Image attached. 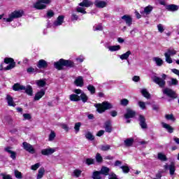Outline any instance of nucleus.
I'll return each mask as SVG.
<instances>
[{
    "label": "nucleus",
    "instance_id": "obj_6",
    "mask_svg": "<svg viewBox=\"0 0 179 179\" xmlns=\"http://www.w3.org/2000/svg\"><path fill=\"white\" fill-rule=\"evenodd\" d=\"M162 93L171 99H177V94H176V92L169 87L163 89Z\"/></svg>",
    "mask_w": 179,
    "mask_h": 179
},
{
    "label": "nucleus",
    "instance_id": "obj_15",
    "mask_svg": "<svg viewBox=\"0 0 179 179\" xmlns=\"http://www.w3.org/2000/svg\"><path fill=\"white\" fill-rule=\"evenodd\" d=\"M48 66V63L44 59H41L38 62L37 67L39 68V69H45Z\"/></svg>",
    "mask_w": 179,
    "mask_h": 179
},
{
    "label": "nucleus",
    "instance_id": "obj_10",
    "mask_svg": "<svg viewBox=\"0 0 179 179\" xmlns=\"http://www.w3.org/2000/svg\"><path fill=\"white\" fill-rule=\"evenodd\" d=\"M122 20H124L127 26L130 27L132 24V17L129 15H124L121 17Z\"/></svg>",
    "mask_w": 179,
    "mask_h": 179
},
{
    "label": "nucleus",
    "instance_id": "obj_37",
    "mask_svg": "<svg viewBox=\"0 0 179 179\" xmlns=\"http://www.w3.org/2000/svg\"><path fill=\"white\" fill-rule=\"evenodd\" d=\"M153 61L156 63L157 66H162L163 65V59L160 57H154Z\"/></svg>",
    "mask_w": 179,
    "mask_h": 179
},
{
    "label": "nucleus",
    "instance_id": "obj_23",
    "mask_svg": "<svg viewBox=\"0 0 179 179\" xmlns=\"http://www.w3.org/2000/svg\"><path fill=\"white\" fill-rule=\"evenodd\" d=\"M54 66L58 71H61L62 69V66H64V59H60L59 61L54 63Z\"/></svg>",
    "mask_w": 179,
    "mask_h": 179
},
{
    "label": "nucleus",
    "instance_id": "obj_29",
    "mask_svg": "<svg viewBox=\"0 0 179 179\" xmlns=\"http://www.w3.org/2000/svg\"><path fill=\"white\" fill-rule=\"evenodd\" d=\"M99 173L103 174V176H108V173H110V169L108 167L102 166L101 171H99Z\"/></svg>",
    "mask_w": 179,
    "mask_h": 179
},
{
    "label": "nucleus",
    "instance_id": "obj_43",
    "mask_svg": "<svg viewBox=\"0 0 179 179\" xmlns=\"http://www.w3.org/2000/svg\"><path fill=\"white\" fill-rule=\"evenodd\" d=\"M95 159L96 160L97 163H102L103 162V157H101V155L100 153H96L95 156Z\"/></svg>",
    "mask_w": 179,
    "mask_h": 179
},
{
    "label": "nucleus",
    "instance_id": "obj_56",
    "mask_svg": "<svg viewBox=\"0 0 179 179\" xmlns=\"http://www.w3.org/2000/svg\"><path fill=\"white\" fill-rule=\"evenodd\" d=\"M165 118L171 121H176V117H174V115L173 114L166 115Z\"/></svg>",
    "mask_w": 179,
    "mask_h": 179
},
{
    "label": "nucleus",
    "instance_id": "obj_42",
    "mask_svg": "<svg viewBox=\"0 0 179 179\" xmlns=\"http://www.w3.org/2000/svg\"><path fill=\"white\" fill-rule=\"evenodd\" d=\"M111 146L110 145H102L100 147L101 150L103 152H107V150H110Z\"/></svg>",
    "mask_w": 179,
    "mask_h": 179
},
{
    "label": "nucleus",
    "instance_id": "obj_64",
    "mask_svg": "<svg viewBox=\"0 0 179 179\" xmlns=\"http://www.w3.org/2000/svg\"><path fill=\"white\" fill-rule=\"evenodd\" d=\"M3 179H12V176L10 175H6L5 173H1Z\"/></svg>",
    "mask_w": 179,
    "mask_h": 179
},
{
    "label": "nucleus",
    "instance_id": "obj_49",
    "mask_svg": "<svg viewBox=\"0 0 179 179\" xmlns=\"http://www.w3.org/2000/svg\"><path fill=\"white\" fill-rule=\"evenodd\" d=\"M55 136H56L55 131H51L50 134H49V138H48L49 141L50 142H52V141L55 139Z\"/></svg>",
    "mask_w": 179,
    "mask_h": 179
},
{
    "label": "nucleus",
    "instance_id": "obj_3",
    "mask_svg": "<svg viewBox=\"0 0 179 179\" xmlns=\"http://www.w3.org/2000/svg\"><path fill=\"white\" fill-rule=\"evenodd\" d=\"M22 16H23L22 10H15L14 12L8 15V18H3V20H4L5 22H13L14 19L22 17Z\"/></svg>",
    "mask_w": 179,
    "mask_h": 179
},
{
    "label": "nucleus",
    "instance_id": "obj_39",
    "mask_svg": "<svg viewBox=\"0 0 179 179\" xmlns=\"http://www.w3.org/2000/svg\"><path fill=\"white\" fill-rule=\"evenodd\" d=\"M85 138L86 139H88V141H94V136L92 134L90 131L85 134Z\"/></svg>",
    "mask_w": 179,
    "mask_h": 179
},
{
    "label": "nucleus",
    "instance_id": "obj_19",
    "mask_svg": "<svg viewBox=\"0 0 179 179\" xmlns=\"http://www.w3.org/2000/svg\"><path fill=\"white\" fill-rule=\"evenodd\" d=\"M26 90V87L24 85H22L20 83H15L13 85V90L15 92H19L20 90Z\"/></svg>",
    "mask_w": 179,
    "mask_h": 179
},
{
    "label": "nucleus",
    "instance_id": "obj_53",
    "mask_svg": "<svg viewBox=\"0 0 179 179\" xmlns=\"http://www.w3.org/2000/svg\"><path fill=\"white\" fill-rule=\"evenodd\" d=\"M85 163H86V164H87V166L94 164V159L88 158L85 160Z\"/></svg>",
    "mask_w": 179,
    "mask_h": 179
},
{
    "label": "nucleus",
    "instance_id": "obj_9",
    "mask_svg": "<svg viewBox=\"0 0 179 179\" xmlns=\"http://www.w3.org/2000/svg\"><path fill=\"white\" fill-rule=\"evenodd\" d=\"M138 120H139V125L142 128V129H147L148 124H146V119L144 117V116L142 115H140Z\"/></svg>",
    "mask_w": 179,
    "mask_h": 179
},
{
    "label": "nucleus",
    "instance_id": "obj_63",
    "mask_svg": "<svg viewBox=\"0 0 179 179\" xmlns=\"http://www.w3.org/2000/svg\"><path fill=\"white\" fill-rule=\"evenodd\" d=\"M79 19V16L75 13L71 15V20H78Z\"/></svg>",
    "mask_w": 179,
    "mask_h": 179
},
{
    "label": "nucleus",
    "instance_id": "obj_21",
    "mask_svg": "<svg viewBox=\"0 0 179 179\" xmlns=\"http://www.w3.org/2000/svg\"><path fill=\"white\" fill-rule=\"evenodd\" d=\"M166 9L169 12H177V10L179 9V7L176 4H169L166 6Z\"/></svg>",
    "mask_w": 179,
    "mask_h": 179
},
{
    "label": "nucleus",
    "instance_id": "obj_28",
    "mask_svg": "<svg viewBox=\"0 0 179 179\" xmlns=\"http://www.w3.org/2000/svg\"><path fill=\"white\" fill-rule=\"evenodd\" d=\"M64 66H67L69 68H73L75 66V63L71 60L63 59Z\"/></svg>",
    "mask_w": 179,
    "mask_h": 179
},
{
    "label": "nucleus",
    "instance_id": "obj_17",
    "mask_svg": "<svg viewBox=\"0 0 179 179\" xmlns=\"http://www.w3.org/2000/svg\"><path fill=\"white\" fill-rule=\"evenodd\" d=\"M161 124L162 126V128L166 129V131L169 132V134H173V132H174V128L170 126V124L165 123L164 122H161Z\"/></svg>",
    "mask_w": 179,
    "mask_h": 179
},
{
    "label": "nucleus",
    "instance_id": "obj_30",
    "mask_svg": "<svg viewBox=\"0 0 179 179\" xmlns=\"http://www.w3.org/2000/svg\"><path fill=\"white\" fill-rule=\"evenodd\" d=\"M24 90L25 91V93L28 94V96H33V87H31V85H27V87H25V90Z\"/></svg>",
    "mask_w": 179,
    "mask_h": 179
},
{
    "label": "nucleus",
    "instance_id": "obj_41",
    "mask_svg": "<svg viewBox=\"0 0 179 179\" xmlns=\"http://www.w3.org/2000/svg\"><path fill=\"white\" fill-rule=\"evenodd\" d=\"M87 90L90 92L91 94H94V93H96V88L92 85H89L87 86Z\"/></svg>",
    "mask_w": 179,
    "mask_h": 179
},
{
    "label": "nucleus",
    "instance_id": "obj_44",
    "mask_svg": "<svg viewBox=\"0 0 179 179\" xmlns=\"http://www.w3.org/2000/svg\"><path fill=\"white\" fill-rule=\"evenodd\" d=\"M165 54H168L169 57H173V55H176V54H177V51L174 49H169L167 52H165Z\"/></svg>",
    "mask_w": 179,
    "mask_h": 179
},
{
    "label": "nucleus",
    "instance_id": "obj_5",
    "mask_svg": "<svg viewBox=\"0 0 179 179\" xmlns=\"http://www.w3.org/2000/svg\"><path fill=\"white\" fill-rule=\"evenodd\" d=\"M5 64H9L6 68H4V71H9L10 69H13L15 66H16V62H14L13 58H5L4 59Z\"/></svg>",
    "mask_w": 179,
    "mask_h": 179
},
{
    "label": "nucleus",
    "instance_id": "obj_8",
    "mask_svg": "<svg viewBox=\"0 0 179 179\" xmlns=\"http://www.w3.org/2000/svg\"><path fill=\"white\" fill-rule=\"evenodd\" d=\"M164 170H169L171 176H173L174 173H176V164L174 162H171L170 165L166 164L164 166Z\"/></svg>",
    "mask_w": 179,
    "mask_h": 179
},
{
    "label": "nucleus",
    "instance_id": "obj_57",
    "mask_svg": "<svg viewBox=\"0 0 179 179\" xmlns=\"http://www.w3.org/2000/svg\"><path fill=\"white\" fill-rule=\"evenodd\" d=\"M15 176L16 177V178H18V179L22 178V173L19 172V171L17 170L15 171Z\"/></svg>",
    "mask_w": 179,
    "mask_h": 179
},
{
    "label": "nucleus",
    "instance_id": "obj_24",
    "mask_svg": "<svg viewBox=\"0 0 179 179\" xmlns=\"http://www.w3.org/2000/svg\"><path fill=\"white\" fill-rule=\"evenodd\" d=\"M76 86L83 87V77L78 76L74 81Z\"/></svg>",
    "mask_w": 179,
    "mask_h": 179
},
{
    "label": "nucleus",
    "instance_id": "obj_47",
    "mask_svg": "<svg viewBox=\"0 0 179 179\" xmlns=\"http://www.w3.org/2000/svg\"><path fill=\"white\" fill-rule=\"evenodd\" d=\"M82 125V123L80 122H76L74 126V129L76 131V134H78L79 131H80V127Z\"/></svg>",
    "mask_w": 179,
    "mask_h": 179
},
{
    "label": "nucleus",
    "instance_id": "obj_36",
    "mask_svg": "<svg viewBox=\"0 0 179 179\" xmlns=\"http://www.w3.org/2000/svg\"><path fill=\"white\" fill-rule=\"evenodd\" d=\"M44 173H45V169H44V168L43 167L40 168L38 171L37 179L43 178V176H44Z\"/></svg>",
    "mask_w": 179,
    "mask_h": 179
},
{
    "label": "nucleus",
    "instance_id": "obj_25",
    "mask_svg": "<svg viewBox=\"0 0 179 179\" xmlns=\"http://www.w3.org/2000/svg\"><path fill=\"white\" fill-rule=\"evenodd\" d=\"M140 92L141 94L143 96V97L147 99V100H149V99H150L151 97L150 93H149V92L146 88L141 89Z\"/></svg>",
    "mask_w": 179,
    "mask_h": 179
},
{
    "label": "nucleus",
    "instance_id": "obj_4",
    "mask_svg": "<svg viewBox=\"0 0 179 179\" xmlns=\"http://www.w3.org/2000/svg\"><path fill=\"white\" fill-rule=\"evenodd\" d=\"M51 3V0H38L37 2L34 5V8L36 9H45L47 5Z\"/></svg>",
    "mask_w": 179,
    "mask_h": 179
},
{
    "label": "nucleus",
    "instance_id": "obj_2",
    "mask_svg": "<svg viewBox=\"0 0 179 179\" xmlns=\"http://www.w3.org/2000/svg\"><path fill=\"white\" fill-rule=\"evenodd\" d=\"M95 107L96 108V111H98L99 114H102V113H104L106 110H110V108H113V104L108 101H103L102 103L96 104Z\"/></svg>",
    "mask_w": 179,
    "mask_h": 179
},
{
    "label": "nucleus",
    "instance_id": "obj_40",
    "mask_svg": "<svg viewBox=\"0 0 179 179\" xmlns=\"http://www.w3.org/2000/svg\"><path fill=\"white\" fill-rule=\"evenodd\" d=\"M36 85L39 87H44V86H45L46 85V83H45V80H38L36 81Z\"/></svg>",
    "mask_w": 179,
    "mask_h": 179
},
{
    "label": "nucleus",
    "instance_id": "obj_51",
    "mask_svg": "<svg viewBox=\"0 0 179 179\" xmlns=\"http://www.w3.org/2000/svg\"><path fill=\"white\" fill-rule=\"evenodd\" d=\"M121 106H124V107L129 104V101L127 99H122L120 101Z\"/></svg>",
    "mask_w": 179,
    "mask_h": 179
},
{
    "label": "nucleus",
    "instance_id": "obj_32",
    "mask_svg": "<svg viewBox=\"0 0 179 179\" xmlns=\"http://www.w3.org/2000/svg\"><path fill=\"white\" fill-rule=\"evenodd\" d=\"M131 51L129 50L126 53L119 55V57L120 58V59L124 61V59H128V58H129V56L131 55Z\"/></svg>",
    "mask_w": 179,
    "mask_h": 179
},
{
    "label": "nucleus",
    "instance_id": "obj_62",
    "mask_svg": "<svg viewBox=\"0 0 179 179\" xmlns=\"http://www.w3.org/2000/svg\"><path fill=\"white\" fill-rule=\"evenodd\" d=\"M162 174H163V171H158L157 173L155 175V177H156V178H154L162 179Z\"/></svg>",
    "mask_w": 179,
    "mask_h": 179
},
{
    "label": "nucleus",
    "instance_id": "obj_38",
    "mask_svg": "<svg viewBox=\"0 0 179 179\" xmlns=\"http://www.w3.org/2000/svg\"><path fill=\"white\" fill-rule=\"evenodd\" d=\"M157 158L159 160H161V162H167V157L162 152L158 153Z\"/></svg>",
    "mask_w": 179,
    "mask_h": 179
},
{
    "label": "nucleus",
    "instance_id": "obj_34",
    "mask_svg": "<svg viewBox=\"0 0 179 179\" xmlns=\"http://www.w3.org/2000/svg\"><path fill=\"white\" fill-rule=\"evenodd\" d=\"M69 99L71 101H80V96H79L78 94H73L69 96Z\"/></svg>",
    "mask_w": 179,
    "mask_h": 179
},
{
    "label": "nucleus",
    "instance_id": "obj_60",
    "mask_svg": "<svg viewBox=\"0 0 179 179\" xmlns=\"http://www.w3.org/2000/svg\"><path fill=\"white\" fill-rule=\"evenodd\" d=\"M38 167H40V163H36L31 166V170H34V171H36V170H37Z\"/></svg>",
    "mask_w": 179,
    "mask_h": 179
},
{
    "label": "nucleus",
    "instance_id": "obj_50",
    "mask_svg": "<svg viewBox=\"0 0 179 179\" xmlns=\"http://www.w3.org/2000/svg\"><path fill=\"white\" fill-rule=\"evenodd\" d=\"M152 10H153V7L152 6H148L144 9V12L146 13V15H149Z\"/></svg>",
    "mask_w": 179,
    "mask_h": 179
},
{
    "label": "nucleus",
    "instance_id": "obj_20",
    "mask_svg": "<svg viewBox=\"0 0 179 179\" xmlns=\"http://www.w3.org/2000/svg\"><path fill=\"white\" fill-rule=\"evenodd\" d=\"M6 100L10 107H16V103H15L13 98L10 95L7 94Z\"/></svg>",
    "mask_w": 179,
    "mask_h": 179
},
{
    "label": "nucleus",
    "instance_id": "obj_1",
    "mask_svg": "<svg viewBox=\"0 0 179 179\" xmlns=\"http://www.w3.org/2000/svg\"><path fill=\"white\" fill-rule=\"evenodd\" d=\"M151 79L154 83L158 85L159 87L161 89H164L166 87V79H167V75L162 73L161 78L157 76H153Z\"/></svg>",
    "mask_w": 179,
    "mask_h": 179
},
{
    "label": "nucleus",
    "instance_id": "obj_48",
    "mask_svg": "<svg viewBox=\"0 0 179 179\" xmlns=\"http://www.w3.org/2000/svg\"><path fill=\"white\" fill-rule=\"evenodd\" d=\"M164 56H165L166 62L168 64H173V59H171V57L170 55H169V53H165Z\"/></svg>",
    "mask_w": 179,
    "mask_h": 179
},
{
    "label": "nucleus",
    "instance_id": "obj_61",
    "mask_svg": "<svg viewBox=\"0 0 179 179\" xmlns=\"http://www.w3.org/2000/svg\"><path fill=\"white\" fill-rule=\"evenodd\" d=\"M157 29H158V31H159V33H163V31H164V27H163V24H159L157 25Z\"/></svg>",
    "mask_w": 179,
    "mask_h": 179
},
{
    "label": "nucleus",
    "instance_id": "obj_13",
    "mask_svg": "<svg viewBox=\"0 0 179 179\" xmlns=\"http://www.w3.org/2000/svg\"><path fill=\"white\" fill-rule=\"evenodd\" d=\"M55 152V149L49 148L46 149H43L41 151V153L43 156H49V155H52V153H54Z\"/></svg>",
    "mask_w": 179,
    "mask_h": 179
},
{
    "label": "nucleus",
    "instance_id": "obj_55",
    "mask_svg": "<svg viewBox=\"0 0 179 179\" xmlns=\"http://www.w3.org/2000/svg\"><path fill=\"white\" fill-rule=\"evenodd\" d=\"M120 169H122L123 173H129V167H128L127 166H120Z\"/></svg>",
    "mask_w": 179,
    "mask_h": 179
},
{
    "label": "nucleus",
    "instance_id": "obj_26",
    "mask_svg": "<svg viewBox=\"0 0 179 179\" xmlns=\"http://www.w3.org/2000/svg\"><path fill=\"white\" fill-rule=\"evenodd\" d=\"M44 94H45V91L44 90H41V91L38 92L34 96L35 101L40 100V99H41Z\"/></svg>",
    "mask_w": 179,
    "mask_h": 179
},
{
    "label": "nucleus",
    "instance_id": "obj_27",
    "mask_svg": "<svg viewBox=\"0 0 179 179\" xmlns=\"http://www.w3.org/2000/svg\"><path fill=\"white\" fill-rule=\"evenodd\" d=\"M106 48L110 51V52H114V51H120L121 50V46L120 45H109Z\"/></svg>",
    "mask_w": 179,
    "mask_h": 179
},
{
    "label": "nucleus",
    "instance_id": "obj_35",
    "mask_svg": "<svg viewBox=\"0 0 179 179\" xmlns=\"http://www.w3.org/2000/svg\"><path fill=\"white\" fill-rule=\"evenodd\" d=\"M168 86H177L178 80L176 78H171V80L167 82Z\"/></svg>",
    "mask_w": 179,
    "mask_h": 179
},
{
    "label": "nucleus",
    "instance_id": "obj_22",
    "mask_svg": "<svg viewBox=\"0 0 179 179\" xmlns=\"http://www.w3.org/2000/svg\"><path fill=\"white\" fill-rule=\"evenodd\" d=\"M92 5L93 2L89 0H83L81 3H79V6L83 8H90V6H92Z\"/></svg>",
    "mask_w": 179,
    "mask_h": 179
},
{
    "label": "nucleus",
    "instance_id": "obj_14",
    "mask_svg": "<svg viewBox=\"0 0 179 179\" xmlns=\"http://www.w3.org/2000/svg\"><path fill=\"white\" fill-rule=\"evenodd\" d=\"M94 5L96 8H103L107 6V1L95 0Z\"/></svg>",
    "mask_w": 179,
    "mask_h": 179
},
{
    "label": "nucleus",
    "instance_id": "obj_52",
    "mask_svg": "<svg viewBox=\"0 0 179 179\" xmlns=\"http://www.w3.org/2000/svg\"><path fill=\"white\" fill-rule=\"evenodd\" d=\"M138 106L140 107V108H141V110H145V108H146V103L142 101H139L138 102Z\"/></svg>",
    "mask_w": 179,
    "mask_h": 179
},
{
    "label": "nucleus",
    "instance_id": "obj_33",
    "mask_svg": "<svg viewBox=\"0 0 179 179\" xmlns=\"http://www.w3.org/2000/svg\"><path fill=\"white\" fill-rule=\"evenodd\" d=\"M92 178L93 179H103L101 177V173L99 171H95L92 173Z\"/></svg>",
    "mask_w": 179,
    "mask_h": 179
},
{
    "label": "nucleus",
    "instance_id": "obj_46",
    "mask_svg": "<svg viewBox=\"0 0 179 179\" xmlns=\"http://www.w3.org/2000/svg\"><path fill=\"white\" fill-rule=\"evenodd\" d=\"M76 11L79 13H83V15H86V13H87V12H86V10L83 7H77Z\"/></svg>",
    "mask_w": 179,
    "mask_h": 179
},
{
    "label": "nucleus",
    "instance_id": "obj_58",
    "mask_svg": "<svg viewBox=\"0 0 179 179\" xmlns=\"http://www.w3.org/2000/svg\"><path fill=\"white\" fill-rule=\"evenodd\" d=\"M73 174L76 177H80V174H82V171L78 170V169H76L73 171Z\"/></svg>",
    "mask_w": 179,
    "mask_h": 179
},
{
    "label": "nucleus",
    "instance_id": "obj_7",
    "mask_svg": "<svg viewBox=\"0 0 179 179\" xmlns=\"http://www.w3.org/2000/svg\"><path fill=\"white\" fill-rule=\"evenodd\" d=\"M22 148L28 152L29 153H31V155H34L36 153V150H34V148L31 144L28 143L27 142H24L22 143Z\"/></svg>",
    "mask_w": 179,
    "mask_h": 179
},
{
    "label": "nucleus",
    "instance_id": "obj_12",
    "mask_svg": "<svg viewBox=\"0 0 179 179\" xmlns=\"http://www.w3.org/2000/svg\"><path fill=\"white\" fill-rule=\"evenodd\" d=\"M64 15H59L57 20L53 22L54 27H58V26H61L62 23H64Z\"/></svg>",
    "mask_w": 179,
    "mask_h": 179
},
{
    "label": "nucleus",
    "instance_id": "obj_16",
    "mask_svg": "<svg viewBox=\"0 0 179 179\" xmlns=\"http://www.w3.org/2000/svg\"><path fill=\"white\" fill-rule=\"evenodd\" d=\"M104 128L106 132H108V134H111V132H113V126H111V122L110 120L105 122Z\"/></svg>",
    "mask_w": 179,
    "mask_h": 179
},
{
    "label": "nucleus",
    "instance_id": "obj_11",
    "mask_svg": "<svg viewBox=\"0 0 179 179\" xmlns=\"http://www.w3.org/2000/svg\"><path fill=\"white\" fill-rule=\"evenodd\" d=\"M136 114V113L134 110H132L131 108H127V113L124 114V118H126V120L134 118Z\"/></svg>",
    "mask_w": 179,
    "mask_h": 179
},
{
    "label": "nucleus",
    "instance_id": "obj_45",
    "mask_svg": "<svg viewBox=\"0 0 179 179\" xmlns=\"http://www.w3.org/2000/svg\"><path fill=\"white\" fill-rule=\"evenodd\" d=\"M80 99L82 100L83 103H86L87 100H89V97H87V96L85 93H82L80 94Z\"/></svg>",
    "mask_w": 179,
    "mask_h": 179
},
{
    "label": "nucleus",
    "instance_id": "obj_18",
    "mask_svg": "<svg viewBox=\"0 0 179 179\" xmlns=\"http://www.w3.org/2000/svg\"><path fill=\"white\" fill-rule=\"evenodd\" d=\"M10 147H7L4 148L5 152H7V153H9L10 155V157H11V159L13 160H16V152L14 151H12Z\"/></svg>",
    "mask_w": 179,
    "mask_h": 179
},
{
    "label": "nucleus",
    "instance_id": "obj_54",
    "mask_svg": "<svg viewBox=\"0 0 179 179\" xmlns=\"http://www.w3.org/2000/svg\"><path fill=\"white\" fill-rule=\"evenodd\" d=\"M93 30H94V31H101V30H103V26H101V24L94 26L93 27Z\"/></svg>",
    "mask_w": 179,
    "mask_h": 179
},
{
    "label": "nucleus",
    "instance_id": "obj_31",
    "mask_svg": "<svg viewBox=\"0 0 179 179\" xmlns=\"http://www.w3.org/2000/svg\"><path fill=\"white\" fill-rule=\"evenodd\" d=\"M124 142L125 146H127V148H129L132 145H134V138H127L126 140H124Z\"/></svg>",
    "mask_w": 179,
    "mask_h": 179
},
{
    "label": "nucleus",
    "instance_id": "obj_59",
    "mask_svg": "<svg viewBox=\"0 0 179 179\" xmlns=\"http://www.w3.org/2000/svg\"><path fill=\"white\" fill-rule=\"evenodd\" d=\"M54 11L53 10H50L49 11H48L47 13V17H48V19H51V17H52V16H54Z\"/></svg>",
    "mask_w": 179,
    "mask_h": 179
}]
</instances>
